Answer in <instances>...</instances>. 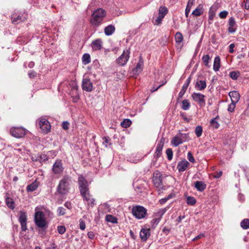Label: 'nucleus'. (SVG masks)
<instances>
[{"label":"nucleus","instance_id":"nucleus-1","mask_svg":"<svg viewBox=\"0 0 249 249\" xmlns=\"http://www.w3.org/2000/svg\"><path fill=\"white\" fill-rule=\"evenodd\" d=\"M71 177L65 176L60 181L56 188L57 192L61 195L67 194L70 189Z\"/></svg>","mask_w":249,"mask_h":249},{"label":"nucleus","instance_id":"nucleus-2","mask_svg":"<svg viewBox=\"0 0 249 249\" xmlns=\"http://www.w3.org/2000/svg\"><path fill=\"white\" fill-rule=\"evenodd\" d=\"M106 14V11L101 8L98 9L94 11L92 14V18L90 19V22L92 25L95 26H98L102 22Z\"/></svg>","mask_w":249,"mask_h":249},{"label":"nucleus","instance_id":"nucleus-3","mask_svg":"<svg viewBox=\"0 0 249 249\" xmlns=\"http://www.w3.org/2000/svg\"><path fill=\"white\" fill-rule=\"evenodd\" d=\"M34 220L35 224L38 227L43 229L47 227L45 215L42 212L38 211L36 213Z\"/></svg>","mask_w":249,"mask_h":249},{"label":"nucleus","instance_id":"nucleus-4","mask_svg":"<svg viewBox=\"0 0 249 249\" xmlns=\"http://www.w3.org/2000/svg\"><path fill=\"white\" fill-rule=\"evenodd\" d=\"M132 213L136 218L141 219L145 217L147 210L142 206H136L132 208Z\"/></svg>","mask_w":249,"mask_h":249},{"label":"nucleus","instance_id":"nucleus-5","mask_svg":"<svg viewBox=\"0 0 249 249\" xmlns=\"http://www.w3.org/2000/svg\"><path fill=\"white\" fill-rule=\"evenodd\" d=\"M129 50H124L121 55L116 59L117 63L121 66H124L129 59Z\"/></svg>","mask_w":249,"mask_h":249},{"label":"nucleus","instance_id":"nucleus-6","mask_svg":"<svg viewBox=\"0 0 249 249\" xmlns=\"http://www.w3.org/2000/svg\"><path fill=\"white\" fill-rule=\"evenodd\" d=\"M10 134L16 138H20L25 135L26 130L23 127H12Z\"/></svg>","mask_w":249,"mask_h":249},{"label":"nucleus","instance_id":"nucleus-7","mask_svg":"<svg viewBox=\"0 0 249 249\" xmlns=\"http://www.w3.org/2000/svg\"><path fill=\"white\" fill-rule=\"evenodd\" d=\"M153 182L156 187L162 188V174L159 171H156L154 173L153 176Z\"/></svg>","mask_w":249,"mask_h":249},{"label":"nucleus","instance_id":"nucleus-8","mask_svg":"<svg viewBox=\"0 0 249 249\" xmlns=\"http://www.w3.org/2000/svg\"><path fill=\"white\" fill-rule=\"evenodd\" d=\"M80 193L83 200L87 202L88 205H90L91 207L94 205L95 199L92 198L90 194L89 189L83 191V192H80Z\"/></svg>","mask_w":249,"mask_h":249},{"label":"nucleus","instance_id":"nucleus-9","mask_svg":"<svg viewBox=\"0 0 249 249\" xmlns=\"http://www.w3.org/2000/svg\"><path fill=\"white\" fill-rule=\"evenodd\" d=\"M38 125L43 133H47L50 131L51 125L47 119L43 118H40Z\"/></svg>","mask_w":249,"mask_h":249},{"label":"nucleus","instance_id":"nucleus-10","mask_svg":"<svg viewBox=\"0 0 249 249\" xmlns=\"http://www.w3.org/2000/svg\"><path fill=\"white\" fill-rule=\"evenodd\" d=\"M78 183L80 192L89 190V184L87 179L82 176L79 175L78 177Z\"/></svg>","mask_w":249,"mask_h":249},{"label":"nucleus","instance_id":"nucleus-11","mask_svg":"<svg viewBox=\"0 0 249 249\" xmlns=\"http://www.w3.org/2000/svg\"><path fill=\"white\" fill-rule=\"evenodd\" d=\"M193 99L196 102H197L200 106H204L205 105V96L201 93L194 92L191 95Z\"/></svg>","mask_w":249,"mask_h":249},{"label":"nucleus","instance_id":"nucleus-12","mask_svg":"<svg viewBox=\"0 0 249 249\" xmlns=\"http://www.w3.org/2000/svg\"><path fill=\"white\" fill-rule=\"evenodd\" d=\"M27 215L25 212H20L19 214L18 221L21 225L22 231L27 230Z\"/></svg>","mask_w":249,"mask_h":249},{"label":"nucleus","instance_id":"nucleus-13","mask_svg":"<svg viewBox=\"0 0 249 249\" xmlns=\"http://www.w3.org/2000/svg\"><path fill=\"white\" fill-rule=\"evenodd\" d=\"M143 60L142 56L139 58V62L136 66L132 70V74L133 76L138 75L143 70Z\"/></svg>","mask_w":249,"mask_h":249},{"label":"nucleus","instance_id":"nucleus-14","mask_svg":"<svg viewBox=\"0 0 249 249\" xmlns=\"http://www.w3.org/2000/svg\"><path fill=\"white\" fill-rule=\"evenodd\" d=\"M82 87L84 90L89 92L93 89V84L89 79L83 78Z\"/></svg>","mask_w":249,"mask_h":249},{"label":"nucleus","instance_id":"nucleus-15","mask_svg":"<svg viewBox=\"0 0 249 249\" xmlns=\"http://www.w3.org/2000/svg\"><path fill=\"white\" fill-rule=\"evenodd\" d=\"M236 24L233 17H231L228 21V31L230 33H234L236 30Z\"/></svg>","mask_w":249,"mask_h":249},{"label":"nucleus","instance_id":"nucleus-16","mask_svg":"<svg viewBox=\"0 0 249 249\" xmlns=\"http://www.w3.org/2000/svg\"><path fill=\"white\" fill-rule=\"evenodd\" d=\"M63 170L61 160H56L53 166V171L55 174H59Z\"/></svg>","mask_w":249,"mask_h":249},{"label":"nucleus","instance_id":"nucleus-17","mask_svg":"<svg viewBox=\"0 0 249 249\" xmlns=\"http://www.w3.org/2000/svg\"><path fill=\"white\" fill-rule=\"evenodd\" d=\"M190 163L186 160L180 161L177 165V169L179 172H184L190 166Z\"/></svg>","mask_w":249,"mask_h":249},{"label":"nucleus","instance_id":"nucleus-18","mask_svg":"<svg viewBox=\"0 0 249 249\" xmlns=\"http://www.w3.org/2000/svg\"><path fill=\"white\" fill-rule=\"evenodd\" d=\"M150 235V230L149 229H142L140 232V236L142 241H146Z\"/></svg>","mask_w":249,"mask_h":249},{"label":"nucleus","instance_id":"nucleus-19","mask_svg":"<svg viewBox=\"0 0 249 249\" xmlns=\"http://www.w3.org/2000/svg\"><path fill=\"white\" fill-rule=\"evenodd\" d=\"M103 42L101 39H97L93 40L91 43V47L93 51H98L101 49Z\"/></svg>","mask_w":249,"mask_h":249},{"label":"nucleus","instance_id":"nucleus-20","mask_svg":"<svg viewBox=\"0 0 249 249\" xmlns=\"http://www.w3.org/2000/svg\"><path fill=\"white\" fill-rule=\"evenodd\" d=\"M229 95L231 99V102L237 103L240 99V94L237 91H232L229 93Z\"/></svg>","mask_w":249,"mask_h":249},{"label":"nucleus","instance_id":"nucleus-21","mask_svg":"<svg viewBox=\"0 0 249 249\" xmlns=\"http://www.w3.org/2000/svg\"><path fill=\"white\" fill-rule=\"evenodd\" d=\"M205 80H197L195 85V88L198 90H203L206 88Z\"/></svg>","mask_w":249,"mask_h":249},{"label":"nucleus","instance_id":"nucleus-22","mask_svg":"<svg viewBox=\"0 0 249 249\" xmlns=\"http://www.w3.org/2000/svg\"><path fill=\"white\" fill-rule=\"evenodd\" d=\"M12 22L14 24H18L22 21H23L26 19V17L20 16L19 15L17 17L16 15L13 14L11 16Z\"/></svg>","mask_w":249,"mask_h":249},{"label":"nucleus","instance_id":"nucleus-23","mask_svg":"<svg viewBox=\"0 0 249 249\" xmlns=\"http://www.w3.org/2000/svg\"><path fill=\"white\" fill-rule=\"evenodd\" d=\"M195 187L199 192L203 191L206 188V184L202 181H197L195 183Z\"/></svg>","mask_w":249,"mask_h":249},{"label":"nucleus","instance_id":"nucleus-24","mask_svg":"<svg viewBox=\"0 0 249 249\" xmlns=\"http://www.w3.org/2000/svg\"><path fill=\"white\" fill-rule=\"evenodd\" d=\"M182 143H183L182 141L181 140L178 134L176 135L171 141V143L174 146H178Z\"/></svg>","mask_w":249,"mask_h":249},{"label":"nucleus","instance_id":"nucleus-25","mask_svg":"<svg viewBox=\"0 0 249 249\" xmlns=\"http://www.w3.org/2000/svg\"><path fill=\"white\" fill-rule=\"evenodd\" d=\"M115 28L114 26L109 25L105 28L104 32L106 35L109 36L111 35L115 32Z\"/></svg>","mask_w":249,"mask_h":249},{"label":"nucleus","instance_id":"nucleus-26","mask_svg":"<svg viewBox=\"0 0 249 249\" xmlns=\"http://www.w3.org/2000/svg\"><path fill=\"white\" fill-rule=\"evenodd\" d=\"M220 66V58L219 56H217L215 57L213 62V69L215 71H218Z\"/></svg>","mask_w":249,"mask_h":249},{"label":"nucleus","instance_id":"nucleus-27","mask_svg":"<svg viewBox=\"0 0 249 249\" xmlns=\"http://www.w3.org/2000/svg\"><path fill=\"white\" fill-rule=\"evenodd\" d=\"M5 202L7 206L11 209L13 210L15 208V202L13 198L7 196L5 198Z\"/></svg>","mask_w":249,"mask_h":249},{"label":"nucleus","instance_id":"nucleus-28","mask_svg":"<svg viewBox=\"0 0 249 249\" xmlns=\"http://www.w3.org/2000/svg\"><path fill=\"white\" fill-rule=\"evenodd\" d=\"M38 186V182L36 180L27 186V191L28 192H33L36 190Z\"/></svg>","mask_w":249,"mask_h":249},{"label":"nucleus","instance_id":"nucleus-29","mask_svg":"<svg viewBox=\"0 0 249 249\" xmlns=\"http://www.w3.org/2000/svg\"><path fill=\"white\" fill-rule=\"evenodd\" d=\"M181 104L182 105L181 107L183 110H188L191 107L190 103L187 99H184L182 100Z\"/></svg>","mask_w":249,"mask_h":249},{"label":"nucleus","instance_id":"nucleus-30","mask_svg":"<svg viewBox=\"0 0 249 249\" xmlns=\"http://www.w3.org/2000/svg\"><path fill=\"white\" fill-rule=\"evenodd\" d=\"M163 147L160 144H157L156 151L154 153V157L156 159H158L161 156Z\"/></svg>","mask_w":249,"mask_h":249},{"label":"nucleus","instance_id":"nucleus-31","mask_svg":"<svg viewBox=\"0 0 249 249\" xmlns=\"http://www.w3.org/2000/svg\"><path fill=\"white\" fill-rule=\"evenodd\" d=\"M90 62V56L88 53H85L82 57V62L84 65H87Z\"/></svg>","mask_w":249,"mask_h":249},{"label":"nucleus","instance_id":"nucleus-32","mask_svg":"<svg viewBox=\"0 0 249 249\" xmlns=\"http://www.w3.org/2000/svg\"><path fill=\"white\" fill-rule=\"evenodd\" d=\"M241 227L245 230L249 229V219H244L240 223Z\"/></svg>","mask_w":249,"mask_h":249},{"label":"nucleus","instance_id":"nucleus-33","mask_svg":"<svg viewBox=\"0 0 249 249\" xmlns=\"http://www.w3.org/2000/svg\"><path fill=\"white\" fill-rule=\"evenodd\" d=\"M106 220L107 222H111L112 223H117V219L114 216L110 214H107L106 215Z\"/></svg>","mask_w":249,"mask_h":249},{"label":"nucleus","instance_id":"nucleus-34","mask_svg":"<svg viewBox=\"0 0 249 249\" xmlns=\"http://www.w3.org/2000/svg\"><path fill=\"white\" fill-rule=\"evenodd\" d=\"M131 124L130 120L128 119H124V121L121 123V125L124 128L128 127Z\"/></svg>","mask_w":249,"mask_h":249},{"label":"nucleus","instance_id":"nucleus-35","mask_svg":"<svg viewBox=\"0 0 249 249\" xmlns=\"http://www.w3.org/2000/svg\"><path fill=\"white\" fill-rule=\"evenodd\" d=\"M229 75L233 80H236L240 75V72L238 71H232L230 72Z\"/></svg>","mask_w":249,"mask_h":249},{"label":"nucleus","instance_id":"nucleus-36","mask_svg":"<svg viewBox=\"0 0 249 249\" xmlns=\"http://www.w3.org/2000/svg\"><path fill=\"white\" fill-rule=\"evenodd\" d=\"M168 13L167 8L165 6H161L159 10V15L165 17Z\"/></svg>","mask_w":249,"mask_h":249},{"label":"nucleus","instance_id":"nucleus-37","mask_svg":"<svg viewBox=\"0 0 249 249\" xmlns=\"http://www.w3.org/2000/svg\"><path fill=\"white\" fill-rule=\"evenodd\" d=\"M202 127L200 125H197L195 128V133L197 137H199L202 134Z\"/></svg>","mask_w":249,"mask_h":249},{"label":"nucleus","instance_id":"nucleus-38","mask_svg":"<svg viewBox=\"0 0 249 249\" xmlns=\"http://www.w3.org/2000/svg\"><path fill=\"white\" fill-rule=\"evenodd\" d=\"M175 37L177 43H180L183 40V36L180 32H177Z\"/></svg>","mask_w":249,"mask_h":249},{"label":"nucleus","instance_id":"nucleus-39","mask_svg":"<svg viewBox=\"0 0 249 249\" xmlns=\"http://www.w3.org/2000/svg\"><path fill=\"white\" fill-rule=\"evenodd\" d=\"M187 203L190 205H194L196 203V200L193 196H188L187 197Z\"/></svg>","mask_w":249,"mask_h":249},{"label":"nucleus","instance_id":"nucleus-40","mask_svg":"<svg viewBox=\"0 0 249 249\" xmlns=\"http://www.w3.org/2000/svg\"><path fill=\"white\" fill-rule=\"evenodd\" d=\"M187 88H188V87H186V86L183 85V86L182 87V89H181L180 91L178 93V100L182 98L183 96L186 92V90L187 89Z\"/></svg>","mask_w":249,"mask_h":249},{"label":"nucleus","instance_id":"nucleus-41","mask_svg":"<svg viewBox=\"0 0 249 249\" xmlns=\"http://www.w3.org/2000/svg\"><path fill=\"white\" fill-rule=\"evenodd\" d=\"M178 134L180 136L181 140L182 141V142L188 141L190 140L188 134L181 133L179 132Z\"/></svg>","mask_w":249,"mask_h":249},{"label":"nucleus","instance_id":"nucleus-42","mask_svg":"<svg viewBox=\"0 0 249 249\" xmlns=\"http://www.w3.org/2000/svg\"><path fill=\"white\" fill-rule=\"evenodd\" d=\"M202 61L203 63H204L205 65L207 67H209V60H210V57L208 54H206L204 55L202 57Z\"/></svg>","mask_w":249,"mask_h":249},{"label":"nucleus","instance_id":"nucleus-43","mask_svg":"<svg viewBox=\"0 0 249 249\" xmlns=\"http://www.w3.org/2000/svg\"><path fill=\"white\" fill-rule=\"evenodd\" d=\"M166 154L168 160H171L173 158V151L171 148H168L166 150Z\"/></svg>","mask_w":249,"mask_h":249},{"label":"nucleus","instance_id":"nucleus-44","mask_svg":"<svg viewBox=\"0 0 249 249\" xmlns=\"http://www.w3.org/2000/svg\"><path fill=\"white\" fill-rule=\"evenodd\" d=\"M216 118H217V117L215 118L214 119H213L211 121V124L212 126L215 128H218L219 126V124L216 121Z\"/></svg>","mask_w":249,"mask_h":249},{"label":"nucleus","instance_id":"nucleus-45","mask_svg":"<svg viewBox=\"0 0 249 249\" xmlns=\"http://www.w3.org/2000/svg\"><path fill=\"white\" fill-rule=\"evenodd\" d=\"M164 18L162 15H159L158 17H157V19L155 20L154 22V24L155 25H160L161 23L162 19Z\"/></svg>","mask_w":249,"mask_h":249},{"label":"nucleus","instance_id":"nucleus-46","mask_svg":"<svg viewBox=\"0 0 249 249\" xmlns=\"http://www.w3.org/2000/svg\"><path fill=\"white\" fill-rule=\"evenodd\" d=\"M57 212L59 215H63L66 213V209L62 207H60L57 209Z\"/></svg>","mask_w":249,"mask_h":249},{"label":"nucleus","instance_id":"nucleus-47","mask_svg":"<svg viewBox=\"0 0 249 249\" xmlns=\"http://www.w3.org/2000/svg\"><path fill=\"white\" fill-rule=\"evenodd\" d=\"M236 103H233L231 102V103L229 105L228 110L229 112H232L234 111V108L235 107V105Z\"/></svg>","mask_w":249,"mask_h":249},{"label":"nucleus","instance_id":"nucleus-48","mask_svg":"<svg viewBox=\"0 0 249 249\" xmlns=\"http://www.w3.org/2000/svg\"><path fill=\"white\" fill-rule=\"evenodd\" d=\"M57 231L61 234H64L66 231V228L63 226H59L57 227Z\"/></svg>","mask_w":249,"mask_h":249},{"label":"nucleus","instance_id":"nucleus-49","mask_svg":"<svg viewBox=\"0 0 249 249\" xmlns=\"http://www.w3.org/2000/svg\"><path fill=\"white\" fill-rule=\"evenodd\" d=\"M187 159L189 161L192 163H194L195 162V159L191 152H189L187 154Z\"/></svg>","mask_w":249,"mask_h":249},{"label":"nucleus","instance_id":"nucleus-50","mask_svg":"<svg viewBox=\"0 0 249 249\" xmlns=\"http://www.w3.org/2000/svg\"><path fill=\"white\" fill-rule=\"evenodd\" d=\"M79 228L81 230H84L86 228L85 223L82 219H80L79 220Z\"/></svg>","mask_w":249,"mask_h":249},{"label":"nucleus","instance_id":"nucleus-51","mask_svg":"<svg viewBox=\"0 0 249 249\" xmlns=\"http://www.w3.org/2000/svg\"><path fill=\"white\" fill-rule=\"evenodd\" d=\"M160 218H154L151 221L152 227H155L160 222Z\"/></svg>","mask_w":249,"mask_h":249},{"label":"nucleus","instance_id":"nucleus-52","mask_svg":"<svg viewBox=\"0 0 249 249\" xmlns=\"http://www.w3.org/2000/svg\"><path fill=\"white\" fill-rule=\"evenodd\" d=\"M202 11L200 9L197 8L193 11L192 14L196 16H199L201 15Z\"/></svg>","mask_w":249,"mask_h":249},{"label":"nucleus","instance_id":"nucleus-53","mask_svg":"<svg viewBox=\"0 0 249 249\" xmlns=\"http://www.w3.org/2000/svg\"><path fill=\"white\" fill-rule=\"evenodd\" d=\"M228 15V11H223L219 13V16L220 18H226L227 17Z\"/></svg>","mask_w":249,"mask_h":249},{"label":"nucleus","instance_id":"nucleus-54","mask_svg":"<svg viewBox=\"0 0 249 249\" xmlns=\"http://www.w3.org/2000/svg\"><path fill=\"white\" fill-rule=\"evenodd\" d=\"M73 89L76 92L75 97H73V102H77V101L79 100V96H78V94L77 93V87H73Z\"/></svg>","mask_w":249,"mask_h":249},{"label":"nucleus","instance_id":"nucleus-55","mask_svg":"<svg viewBox=\"0 0 249 249\" xmlns=\"http://www.w3.org/2000/svg\"><path fill=\"white\" fill-rule=\"evenodd\" d=\"M214 15H215L214 12L212 11L211 9L209 11V20H213Z\"/></svg>","mask_w":249,"mask_h":249},{"label":"nucleus","instance_id":"nucleus-56","mask_svg":"<svg viewBox=\"0 0 249 249\" xmlns=\"http://www.w3.org/2000/svg\"><path fill=\"white\" fill-rule=\"evenodd\" d=\"M69 123L68 122H64L62 123V126L65 130H67L69 128Z\"/></svg>","mask_w":249,"mask_h":249},{"label":"nucleus","instance_id":"nucleus-57","mask_svg":"<svg viewBox=\"0 0 249 249\" xmlns=\"http://www.w3.org/2000/svg\"><path fill=\"white\" fill-rule=\"evenodd\" d=\"M36 72L34 71H31L28 72V75L30 78H34L36 76Z\"/></svg>","mask_w":249,"mask_h":249},{"label":"nucleus","instance_id":"nucleus-58","mask_svg":"<svg viewBox=\"0 0 249 249\" xmlns=\"http://www.w3.org/2000/svg\"><path fill=\"white\" fill-rule=\"evenodd\" d=\"M103 140H104L103 144H105L106 146H107V144L109 143V142L110 141V138L108 137H106L103 138Z\"/></svg>","mask_w":249,"mask_h":249},{"label":"nucleus","instance_id":"nucleus-59","mask_svg":"<svg viewBox=\"0 0 249 249\" xmlns=\"http://www.w3.org/2000/svg\"><path fill=\"white\" fill-rule=\"evenodd\" d=\"M235 47V45L233 43L231 44L229 46V53H232L234 52V50L233 49Z\"/></svg>","mask_w":249,"mask_h":249},{"label":"nucleus","instance_id":"nucleus-60","mask_svg":"<svg viewBox=\"0 0 249 249\" xmlns=\"http://www.w3.org/2000/svg\"><path fill=\"white\" fill-rule=\"evenodd\" d=\"M171 197L170 196H169L167 197L162 198L160 200V202L161 204H163L165 203Z\"/></svg>","mask_w":249,"mask_h":249},{"label":"nucleus","instance_id":"nucleus-61","mask_svg":"<svg viewBox=\"0 0 249 249\" xmlns=\"http://www.w3.org/2000/svg\"><path fill=\"white\" fill-rule=\"evenodd\" d=\"M170 231V229L165 227L162 229V232L166 235H167Z\"/></svg>","mask_w":249,"mask_h":249},{"label":"nucleus","instance_id":"nucleus-62","mask_svg":"<svg viewBox=\"0 0 249 249\" xmlns=\"http://www.w3.org/2000/svg\"><path fill=\"white\" fill-rule=\"evenodd\" d=\"M88 236L89 238L93 239L95 237V235L93 231H89L88 233Z\"/></svg>","mask_w":249,"mask_h":249},{"label":"nucleus","instance_id":"nucleus-63","mask_svg":"<svg viewBox=\"0 0 249 249\" xmlns=\"http://www.w3.org/2000/svg\"><path fill=\"white\" fill-rule=\"evenodd\" d=\"M204 234L203 233H200L199 234H198L197 236H196L195 238H194L193 239V241H196V240L197 239H200L202 237H204Z\"/></svg>","mask_w":249,"mask_h":249},{"label":"nucleus","instance_id":"nucleus-64","mask_svg":"<svg viewBox=\"0 0 249 249\" xmlns=\"http://www.w3.org/2000/svg\"><path fill=\"white\" fill-rule=\"evenodd\" d=\"M191 6H187L186 9H185V16L186 17L188 16V15L189 14V12L191 10Z\"/></svg>","mask_w":249,"mask_h":249}]
</instances>
